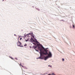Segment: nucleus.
<instances>
[{
    "instance_id": "ddd939ff",
    "label": "nucleus",
    "mask_w": 75,
    "mask_h": 75,
    "mask_svg": "<svg viewBox=\"0 0 75 75\" xmlns=\"http://www.w3.org/2000/svg\"><path fill=\"white\" fill-rule=\"evenodd\" d=\"M22 40V38H20V40Z\"/></svg>"
},
{
    "instance_id": "20e7f679",
    "label": "nucleus",
    "mask_w": 75,
    "mask_h": 75,
    "mask_svg": "<svg viewBox=\"0 0 75 75\" xmlns=\"http://www.w3.org/2000/svg\"><path fill=\"white\" fill-rule=\"evenodd\" d=\"M32 37H33L34 39H35V40H36V39L34 38V35L33 34L32 35V37L31 38V40H33V41H34V40H33V38Z\"/></svg>"
},
{
    "instance_id": "f257e3e1",
    "label": "nucleus",
    "mask_w": 75,
    "mask_h": 75,
    "mask_svg": "<svg viewBox=\"0 0 75 75\" xmlns=\"http://www.w3.org/2000/svg\"><path fill=\"white\" fill-rule=\"evenodd\" d=\"M36 42L37 43V45L38 46V49L40 50V56L42 57L43 55H46L48 54V50H47V49H45L44 47H43L42 45L40 44V43L37 41H36Z\"/></svg>"
},
{
    "instance_id": "9b49d317",
    "label": "nucleus",
    "mask_w": 75,
    "mask_h": 75,
    "mask_svg": "<svg viewBox=\"0 0 75 75\" xmlns=\"http://www.w3.org/2000/svg\"><path fill=\"white\" fill-rule=\"evenodd\" d=\"M73 28H74V27H75V26H74V25H73Z\"/></svg>"
},
{
    "instance_id": "f03ea898",
    "label": "nucleus",
    "mask_w": 75,
    "mask_h": 75,
    "mask_svg": "<svg viewBox=\"0 0 75 75\" xmlns=\"http://www.w3.org/2000/svg\"><path fill=\"white\" fill-rule=\"evenodd\" d=\"M18 42H17V45H18V46H20V47H23V45H21V42H20L19 41H18Z\"/></svg>"
},
{
    "instance_id": "2eb2a0df",
    "label": "nucleus",
    "mask_w": 75,
    "mask_h": 75,
    "mask_svg": "<svg viewBox=\"0 0 75 75\" xmlns=\"http://www.w3.org/2000/svg\"><path fill=\"white\" fill-rule=\"evenodd\" d=\"M25 41H26V42H27L28 41V40H25Z\"/></svg>"
},
{
    "instance_id": "9d476101",
    "label": "nucleus",
    "mask_w": 75,
    "mask_h": 75,
    "mask_svg": "<svg viewBox=\"0 0 75 75\" xmlns=\"http://www.w3.org/2000/svg\"><path fill=\"white\" fill-rule=\"evenodd\" d=\"M28 37H31L29 35H28L27 36Z\"/></svg>"
},
{
    "instance_id": "1a4fd4ad",
    "label": "nucleus",
    "mask_w": 75,
    "mask_h": 75,
    "mask_svg": "<svg viewBox=\"0 0 75 75\" xmlns=\"http://www.w3.org/2000/svg\"><path fill=\"white\" fill-rule=\"evenodd\" d=\"M27 44H25L24 45V47H25V46H27Z\"/></svg>"
},
{
    "instance_id": "f8f14e48",
    "label": "nucleus",
    "mask_w": 75,
    "mask_h": 75,
    "mask_svg": "<svg viewBox=\"0 0 75 75\" xmlns=\"http://www.w3.org/2000/svg\"><path fill=\"white\" fill-rule=\"evenodd\" d=\"M62 61H64V59H62Z\"/></svg>"
},
{
    "instance_id": "0eeeda50",
    "label": "nucleus",
    "mask_w": 75,
    "mask_h": 75,
    "mask_svg": "<svg viewBox=\"0 0 75 75\" xmlns=\"http://www.w3.org/2000/svg\"><path fill=\"white\" fill-rule=\"evenodd\" d=\"M40 57H39L37 58V59H43V57H42V56H41V55L40 54Z\"/></svg>"
},
{
    "instance_id": "423d86ee",
    "label": "nucleus",
    "mask_w": 75,
    "mask_h": 75,
    "mask_svg": "<svg viewBox=\"0 0 75 75\" xmlns=\"http://www.w3.org/2000/svg\"><path fill=\"white\" fill-rule=\"evenodd\" d=\"M49 58L47 56L46 57H45L44 58V60L46 61V60H47V59H48Z\"/></svg>"
},
{
    "instance_id": "39448f33",
    "label": "nucleus",
    "mask_w": 75,
    "mask_h": 75,
    "mask_svg": "<svg viewBox=\"0 0 75 75\" xmlns=\"http://www.w3.org/2000/svg\"><path fill=\"white\" fill-rule=\"evenodd\" d=\"M33 48L35 50V51H37V52H38V50H37V46H33Z\"/></svg>"
},
{
    "instance_id": "4be33fe9",
    "label": "nucleus",
    "mask_w": 75,
    "mask_h": 75,
    "mask_svg": "<svg viewBox=\"0 0 75 75\" xmlns=\"http://www.w3.org/2000/svg\"><path fill=\"white\" fill-rule=\"evenodd\" d=\"M4 1V0H3L2 1Z\"/></svg>"
},
{
    "instance_id": "dca6fc26",
    "label": "nucleus",
    "mask_w": 75,
    "mask_h": 75,
    "mask_svg": "<svg viewBox=\"0 0 75 75\" xmlns=\"http://www.w3.org/2000/svg\"><path fill=\"white\" fill-rule=\"evenodd\" d=\"M15 59H16V60H17V58H15Z\"/></svg>"
},
{
    "instance_id": "7ed1b4c3",
    "label": "nucleus",
    "mask_w": 75,
    "mask_h": 75,
    "mask_svg": "<svg viewBox=\"0 0 75 75\" xmlns=\"http://www.w3.org/2000/svg\"><path fill=\"white\" fill-rule=\"evenodd\" d=\"M47 55H48L47 56H48L49 58H50L52 57V54H51V53L50 52H49V53H48Z\"/></svg>"
},
{
    "instance_id": "aec40b11",
    "label": "nucleus",
    "mask_w": 75,
    "mask_h": 75,
    "mask_svg": "<svg viewBox=\"0 0 75 75\" xmlns=\"http://www.w3.org/2000/svg\"><path fill=\"white\" fill-rule=\"evenodd\" d=\"M52 75H54V73H52Z\"/></svg>"
},
{
    "instance_id": "a211bd4d",
    "label": "nucleus",
    "mask_w": 75,
    "mask_h": 75,
    "mask_svg": "<svg viewBox=\"0 0 75 75\" xmlns=\"http://www.w3.org/2000/svg\"><path fill=\"white\" fill-rule=\"evenodd\" d=\"M48 67H50V65H48Z\"/></svg>"
},
{
    "instance_id": "412c9836",
    "label": "nucleus",
    "mask_w": 75,
    "mask_h": 75,
    "mask_svg": "<svg viewBox=\"0 0 75 75\" xmlns=\"http://www.w3.org/2000/svg\"><path fill=\"white\" fill-rule=\"evenodd\" d=\"M50 68H51V66H50Z\"/></svg>"
},
{
    "instance_id": "6ab92c4d",
    "label": "nucleus",
    "mask_w": 75,
    "mask_h": 75,
    "mask_svg": "<svg viewBox=\"0 0 75 75\" xmlns=\"http://www.w3.org/2000/svg\"><path fill=\"white\" fill-rule=\"evenodd\" d=\"M21 66L22 67H23V66L22 65V66Z\"/></svg>"
},
{
    "instance_id": "5701e85b",
    "label": "nucleus",
    "mask_w": 75,
    "mask_h": 75,
    "mask_svg": "<svg viewBox=\"0 0 75 75\" xmlns=\"http://www.w3.org/2000/svg\"><path fill=\"white\" fill-rule=\"evenodd\" d=\"M16 35L15 34V35Z\"/></svg>"
},
{
    "instance_id": "4468645a",
    "label": "nucleus",
    "mask_w": 75,
    "mask_h": 75,
    "mask_svg": "<svg viewBox=\"0 0 75 75\" xmlns=\"http://www.w3.org/2000/svg\"><path fill=\"white\" fill-rule=\"evenodd\" d=\"M20 65H21V66H22V65H21V63L20 64Z\"/></svg>"
},
{
    "instance_id": "6e6552de",
    "label": "nucleus",
    "mask_w": 75,
    "mask_h": 75,
    "mask_svg": "<svg viewBox=\"0 0 75 75\" xmlns=\"http://www.w3.org/2000/svg\"><path fill=\"white\" fill-rule=\"evenodd\" d=\"M10 57V58L12 59H13V58H12V57Z\"/></svg>"
},
{
    "instance_id": "f3484780",
    "label": "nucleus",
    "mask_w": 75,
    "mask_h": 75,
    "mask_svg": "<svg viewBox=\"0 0 75 75\" xmlns=\"http://www.w3.org/2000/svg\"><path fill=\"white\" fill-rule=\"evenodd\" d=\"M29 40V39H28L27 40L28 41Z\"/></svg>"
}]
</instances>
